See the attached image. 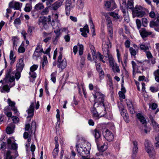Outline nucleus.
<instances>
[{"instance_id":"bb28decb","label":"nucleus","mask_w":159,"mask_h":159,"mask_svg":"<svg viewBox=\"0 0 159 159\" xmlns=\"http://www.w3.org/2000/svg\"><path fill=\"white\" fill-rule=\"evenodd\" d=\"M48 63L47 58L45 56H43L41 63L42 65V67L43 69H44L45 66Z\"/></svg>"},{"instance_id":"20e7f679","label":"nucleus","mask_w":159,"mask_h":159,"mask_svg":"<svg viewBox=\"0 0 159 159\" xmlns=\"http://www.w3.org/2000/svg\"><path fill=\"white\" fill-rule=\"evenodd\" d=\"M136 116L137 118L143 125L140 127L141 132L143 133L144 132L145 134H147L150 132V128L146 125V120L144 117L140 113L137 114Z\"/></svg>"},{"instance_id":"a878e982","label":"nucleus","mask_w":159,"mask_h":159,"mask_svg":"<svg viewBox=\"0 0 159 159\" xmlns=\"http://www.w3.org/2000/svg\"><path fill=\"white\" fill-rule=\"evenodd\" d=\"M120 110V112L121 115L124 118L125 117V118H128V114L127 113L126 110L125 109L124 107H121V109H120V107H119Z\"/></svg>"},{"instance_id":"864d4df0","label":"nucleus","mask_w":159,"mask_h":159,"mask_svg":"<svg viewBox=\"0 0 159 159\" xmlns=\"http://www.w3.org/2000/svg\"><path fill=\"white\" fill-rule=\"evenodd\" d=\"M84 46L82 44H80L79 46V53L80 55H82L83 52Z\"/></svg>"},{"instance_id":"79ce46f5","label":"nucleus","mask_w":159,"mask_h":159,"mask_svg":"<svg viewBox=\"0 0 159 159\" xmlns=\"http://www.w3.org/2000/svg\"><path fill=\"white\" fill-rule=\"evenodd\" d=\"M112 68L114 72L116 71L118 73H119L120 72L119 67L117 66L116 63L115 64L114 66H113Z\"/></svg>"},{"instance_id":"680f3d73","label":"nucleus","mask_w":159,"mask_h":159,"mask_svg":"<svg viewBox=\"0 0 159 159\" xmlns=\"http://www.w3.org/2000/svg\"><path fill=\"white\" fill-rule=\"evenodd\" d=\"M14 125H13V126L12 127V128H11V127L10 126H8L7 127V129H6V131L7 134H10L12 133H13L12 131V128L13 127H14Z\"/></svg>"},{"instance_id":"1a4fd4ad","label":"nucleus","mask_w":159,"mask_h":159,"mask_svg":"<svg viewBox=\"0 0 159 159\" xmlns=\"http://www.w3.org/2000/svg\"><path fill=\"white\" fill-rule=\"evenodd\" d=\"M144 145L146 151L148 154L149 156L152 157L154 153L152 145L151 142L148 140H145Z\"/></svg>"},{"instance_id":"393cba45","label":"nucleus","mask_w":159,"mask_h":159,"mask_svg":"<svg viewBox=\"0 0 159 159\" xmlns=\"http://www.w3.org/2000/svg\"><path fill=\"white\" fill-rule=\"evenodd\" d=\"M120 9L121 10L123 14L128 12V9L126 5L125 1H123L121 4L120 5Z\"/></svg>"},{"instance_id":"a19ab883","label":"nucleus","mask_w":159,"mask_h":159,"mask_svg":"<svg viewBox=\"0 0 159 159\" xmlns=\"http://www.w3.org/2000/svg\"><path fill=\"white\" fill-rule=\"evenodd\" d=\"M4 139V138L0 139V141L2 142L1 144V147L0 149L2 150H4L6 148V144L3 141Z\"/></svg>"},{"instance_id":"f3484780","label":"nucleus","mask_w":159,"mask_h":159,"mask_svg":"<svg viewBox=\"0 0 159 159\" xmlns=\"http://www.w3.org/2000/svg\"><path fill=\"white\" fill-rule=\"evenodd\" d=\"M23 60L24 59L23 58H20L19 59L16 66V70L17 71H22L23 70L25 66Z\"/></svg>"},{"instance_id":"8fccbe9b","label":"nucleus","mask_w":159,"mask_h":159,"mask_svg":"<svg viewBox=\"0 0 159 159\" xmlns=\"http://www.w3.org/2000/svg\"><path fill=\"white\" fill-rule=\"evenodd\" d=\"M124 20L127 23L129 22L130 19L128 16V12L123 14Z\"/></svg>"},{"instance_id":"0e129e2a","label":"nucleus","mask_w":159,"mask_h":159,"mask_svg":"<svg viewBox=\"0 0 159 159\" xmlns=\"http://www.w3.org/2000/svg\"><path fill=\"white\" fill-rule=\"evenodd\" d=\"M157 107V105L155 103H152L149 104V108L152 110L156 109Z\"/></svg>"},{"instance_id":"4468645a","label":"nucleus","mask_w":159,"mask_h":159,"mask_svg":"<svg viewBox=\"0 0 159 159\" xmlns=\"http://www.w3.org/2000/svg\"><path fill=\"white\" fill-rule=\"evenodd\" d=\"M105 6L109 10H112L116 8L117 6L113 0L107 1L105 4Z\"/></svg>"},{"instance_id":"4d7b16f0","label":"nucleus","mask_w":159,"mask_h":159,"mask_svg":"<svg viewBox=\"0 0 159 159\" xmlns=\"http://www.w3.org/2000/svg\"><path fill=\"white\" fill-rule=\"evenodd\" d=\"M14 24L15 25H19L21 24V20L19 18L15 19L14 22Z\"/></svg>"},{"instance_id":"bf43d9fd","label":"nucleus","mask_w":159,"mask_h":159,"mask_svg":"<svg viewBox=\"0 0 159 159\" xmlns=\"http://www.w3.org/2000/svg\"><path fill=\"white\" fill-rule=\"evenodd\" d=\"M58 148H55L53 152V156L54 158H55L57 156L58 152Z\"/></svg>"},{"instance_id":"7c9ffc66","label":"nucleus","mask_w":159,"mask_h":159,"mask_svg":"<svg viewBox=\"0 0 159 159\" xmlns=\"http://www.w3.org/2000/svg\"><path fill=\"white\" fill-rule=\"evenodd\" d=\"M44 8V6L42 3H39L36 5L34 7V9L35 11H38Z\"/></svg>"},{"instance_id":"4c0bfd02","label":"nucleus","mask_w":159,"mask_h":159,"mask_svg":"<svg viewBox=\"0 0 159 159\" xmlns=\"http://www.w3.org/2000/svg\"><path fill=\"white\" fill-rule=\"evenodd\" d=\"M36 129V123L34 121H32L31 126V132L32 133L33 131L34 132Z\"/></svg>"},{"instance_id":"cd10ccee","label":"nucleus","mask_w":159,"mask_h":159,"mask_svg":"<svg viewBox=\"0 0 159 159\" xmlns=\"http://www.w3.org/2000/svg\"><path fill=\"white\" fill-rule=\"evenodd\" d=\"M51 20V17L50 16H48V18H44L43 20L42 21V23L44 28H47V25L49 23Z\"/></svg>"},{"instance_id":"72a5a7b5","label":"nucleus","mask_w":159,"mask_h":159,"mask_svg":"<svg viewBox=\"0 0 159 159\" xmlns=\"http://www.w3.org/2000/svg\"><path fill=\"white\" fill-rule=\"evenodd\" d=\"M15 57H14L13 52L12 50L11 51L10 54V59L11 60V64H13L15 62Z\"/></svg>"},{"instance_id":"c756f323","label":"nucleus","mask_w":159,"mask_h":159,"mask_svg":"<svg viewBox=\"0 0 159 159\" xmlns=\"http://www.w3.org/2000/svg\"><path fill=\"white\" fill-rule=\"evenodd\" d=\"M0 90L2 93H8L9 92L10 88L7 85H4L2 87H0Z\"/></svg>"},{"instance_id":"6e6d98bb","label":"nucleus","mask_w":159,"mask_h":159,"mask_svg":"<svg viewBox=\"0 0 159 159\" xmlns=\"http://www.w3.org/2000/svg\"><path fill=\"white\" fill-rule=\"evenodd\" d=\"M127 5L128 8L130 9H133L134 7L133 2L132 1H129L128 2Z\"/></svg>"},{"instance_id":"2f4dec72","label":"nucleus","mask_w":159,"mask_h":159,"mask_svg":"<svg viewBox=\"0 0 159 159\" xmlns=\"http://www.w3.org/2000/svg\"><path fill=\"white\" fill-rule=\"evenodd\" d=\"M131 64L132 66V67L133 69V74H134V73H136L138 72V66L136 65V63L134 61H131Z\"/></svg>"},{"instance_id":"5701e85b","label":"nucleus","mask_w":159,"mask_h":159,"mask_svg":"<svg viewBox=\"0 0 159 159\" xmlns=\"http://www.w3.org/2000/svg\"><path fill=\"white\" fill-rule=\"evenodd\" d=\"M64 1V0H59L56 2L52 5V9L55 10H57L62 5Z\"/></svg>"},{"instance_id":"ddd939ff","label":"nucleus","mask_w":159,"mask_h":159,"mask_svg":"<svg viewBox=\"0 0 159 159\" xmlns=\"http://www.w3.org/2000/svg\"><path fill=\"white\" fill-rule=\"evenodd\" d=\"M51 25L53 28L56 29L54 30L55 33L57 34L59 32L60 30V24L59 20H52Z\"/></svg>"},{"instance_id":"e2e57ef3","label":"nucleus","mask_w":159,"mask_h":159,"mask_svg":"<svg viewBox=\"0 0 159 159\" xmlns=\"http://www.w3.org/2000/svg\"><path fill=\"white\" fill-rule=\"evenodd\" d=\"M84 1H78V4L79 8L82 9L84 7Z\"/></svg>"},{"instance_id":"052dcab7","label":"nucleus","mask_w":159,"mask_h":159,"mask_svg":"<svg viewBox=\"0 0 159 159\" xmlns=\"http://www.w3.org/2000/svg\"><path fill=\"white\" fill-rule=\"evenodd\" d=\"M55 0H42V1L44 2L45 1H46V3L47 5L48 6V7H50V5Z\"/></svg>"},{"instance_id":"dca6fc26","label":"nucleus","mask_w":159,"mask_h":159,"mask_svg":"<svg viewBox=\"0 0 159 159\" xmlns=\"http://www.w3.org/2000/svg\"><path fill=\"white\" fill-rule=\"evenodd\" d=\"M7 102L9 104V106H9V109H10L11 108L15 114H17L18 111L17 108L15 106V102L11 101L10 99H8Z\"/></svg>"},{"instance_id":"c9c22d12","label":"nucleus","mask_w":159,"mask_h":159,"mask_svg":"<svg viewBox=\"0 0 159 159\" xmlns=\"http://www.w3.org/2000/svg\"><path fill=\"white\" fill-rule=\"evenodd\" d=\"M99 52L97 53H94L93 54V60L95 61V63H96L98 60H99Z\"/></svg>"},{"instance_id":"f03ea898","label":"nucleus","mask_w":159,"mask_h":159,"mask_svg":"<svg viewBox=\"0 0 159 159\" xmlns=\"http://www.w3.org/2000/svg\"><path fill=\"white\" fill-rule=\"evenodd\" d=\"M91 111L94 117L98 118L104 116L106 113L104 103H100L91 107Z\"/></svg>"},{"instance_id":"f257e3e1","label":"nucleus","mask_w":159,"mask_h":159,"mask_svg":"<svg viewBox=\"0 0 159 159\" xmlns=\"http://www.w3.org/2000/svg\"><path fill=\"white\" fill-rule=\"evenodd\" d=\"M78 153L82 157V159H100L93 158L88 159L87 157L89 155L91 148V144L89 142H85L82 145L78 144L76 145Z\"/></svg>"},{"instance_id":"2eb2a0df","label":"nucleus","mask_w":159,"mask_h":159,"mask_svg":"<svg viewBox=\"0 0 159 159\" xmlns=\"http://www.w3.org/2000/svg\"><path fill=\"white\" fill-rule=\"evenodd\" d=\"M92 134L95 137V142L98 145V142L101 137V132L100 130L95 129L92 131Z\"/></svg>"},{"instance_id":"58836bf2","label":"nucleus","mask_w":159,"mask_h":159,"mask_svg":"<svg viewBox=\"0 0 159 159\" xmlns=\"http://www.w3.org/2000/svg\"><path fill=\"white\" fill-rule=\"evenodd\" d=\"M154 74L156 81L159 82V70L158 69L155 71Z\"/></svg>"},{"instance_id":"4be33fe9","label":"nucleus","mask_w":159,"mask_h":159,"mask_svg":"<svg viewBox=\"0 0 159 159\" xmlns=\"http://www.w3.org/2000/svg\"><path fill=\"white\" fill-rule=\"evenodd\" d=\"M80 31L82 33L81 34L84 37H87L88 36L86 33H88L89 32V30L88 26L86 24L83 28L80 29Z\"/></svg>"},{"instance_id":"423d86ee","label":"nucleus","mask_w":159,"mask_h":159,"mask_svg":"<svg viewBox=\"0 0 159 159\" xmlns=\"http://www.w3.org/2000/svg\"><path fill=\"white\" fill-rule=\"evenodd\" d=\"M103 15L105 16L107 30L108 32V35L111 39L113 38V27L112 24L111 19L108 16V14L103 13Z\"/></svg>"},{"instance_id":"774afa93","label":"nucleus","mask_w":159,"mask_h":159,"mask_svg":"<svg viewBox=\"0 0 159 159\" xmlns=\"http://www.w3.org/2000/svg\"><path fill=\"white\" fill-rule=\"evenodd\" d=\"M85 63H80L78 66V68L81 71L83 70V69L84 67Z\"/></svg>"},{"instance_id":"37998d69","label":"nucleus","mask_w":159,"mask_h":159,"mask_svg":"<svg viewBox=\"0 0 159 159\" xmlns=\"http://www.w3.org/2000/svg\"><path fill=\"white\" fill-rule=\"evenodd\" d=\"M34 52H40L41 53L42 52L43 53V51L42 48V46L40 45H38Z\"/></svg>"},{"instance_id":"0eeeda50","label":"nucleus","mask_w":159,"mask_h":159,"mask_svg":"<svg viewBox=\"0 0 159 159\" xmlns=\"http://www.w3.org/2000/svg\"><path fill=\"white\" fill-rule=\"evenodd\" d=\"M133 17H142L144 15L145 13L144 9L141 6L136 5L132 10Z\"/></svg>"},{"instance_id":"9b49d317","label":"nucleus","mask_w":159,"mask_h":159,"mask_svg":"<svg viewBox=\"0 0 159 159\" xmlns=\"http://www.w3.org/2000/svg\"><path fill=\"white\" fill-rule=\"evenodd\" d=\"M62 57H58L57 66L61 69H64L66 66L67 62L66 59H62Z\"/></svg>"},{"instance_id":"603ef678","label":"nucleus","mask_w":159,"mask_h":159,"mask_svg":"<svg viewBox=\"0 0 159 159\" xmlns=\"http://www.w3.org/2000/svg\"><path fill=\"white\" fill-rule=\"evenodd\" d=\"M11 155L10 151H7L6 152V157L4 159H13Z\"/></svg>"},{"instance_id":"aec40b11","label":"nucleus","mask_w":159,"mask_h":159,"mask_svg":"<svg viewBox=\"0 0 159 159\" xmlns=\"http://www.w3.org/2000/svg\"><path fill=\"white\" fill-rule=\"evenodd\" d=\"M133 147L132 150V157L135 158L137 153L138 151V142L135 141H133Z\"/></svg>"},{"instance_id":"f704fd0d","label":"nucleus","mask_w":159,"mask_h":159,"mask_svg":"<svg viewBox=\"0 0 159 159\" xmlns=\"http://www.w3.org/2000/svg\"><path fill=\"white\" fill-rule=\"evenodd\" d=\"M129 51L131 56H135L138 51L136 50L133 48L130 47L129 49Z\"/></svg>"},{"instance_id":"49530a36","label":"nucleus","mask_w":159,"mask_h":159,"mask_svg":"<svg viewBox=\"0 0 159 159\" xmlns=\"http://www.w3.org/2000/svg\"><path fill=\"white\" fill-rule=\"evenodd\" d=\"M10 152L11 153L13 159H15L18 156L17 151L16 150L10 151Z\"/></svg>"},{"instance_id":"5fc2aeb1","label":"nucleus","mask_w":159,"mask_h":159,"mask_svg":"<svg viewBox=\"0 0 159 159\" xmlns=\"http://www.w3.org/2000/svg\"><path fill=\"white\" fill-rule=\"evenodd\" d=\"M28 26L27 32L29 34L31 35L32 32L34 30V27L30 25H28Z\"/></svg>"},{"instance_id":"6ab92c4d","label":"nucleus","mask_w":159,"mask_h":159,"mask_svg":"<svg viewBox=\"0 0 159 159\" xmlns=\"http://www.w3.org/2000/svg\"><path fill=\"white\" fill-rule=\"evenodd\" d=\"M139 31L141 37L144 38L148 35L151 34L152 33L151 31H148L146 30L145 28H142L139 30Z\"/></svg>"},{"instance_id":"c03bdc74","label":"nucleus","mask_w":159,"mask_h":159,"mask_svg":"<svg viewBox=\"0 0 159 159\" xmlns=\"http://www.w3.org/2000/svg\"><path fill=\"white\" fill-rule=\"evenodd\" d=\"M42 53L40 52H34L33 55L34 58L36 59H37L38 58L40 57L42 55Z\"/></svg>"},{"instance_id":"ea45409f","label":"nucleus","mask_w":159,"mask_h":159,"mask_svg":"<svg viewBox=\"0 0 159 159\" xmlns=\"http://www.w3.org/2000/svg\"><path fill=\"white\" fill-rule=\"evenodd\" d=\"M44 34L45 36H47L48 35H49V36L47 37L46 39H45L43 41L47 43L48 42L49 40H50L51 38V33H48V34L47 33H46L45 32L44 33Z\"/></svg>"},{"instance_id":"412c9836","label":"nucleus","mask_w":159,"mask_h":159,"mask_svg":"<svg viewBox=\"0 0 159 159\" xmlns=\"http://www.w3.org/2000/svg\"><path fill=\"white\" fill-rule=\"evenodd\" d=\"M126 102L128 109L130 113L132 114H134L135 112L132 102L131 100H126Z\"/></svg>"},{"instance_id":"a18cd8bd","label":"nucleus","mask_w":159,"mask_h":159,"mask_svg":"<svg viewBox=\"0 0 159 159\" xmlns=\"http://www.w3.org/2000/svg\"><path fill=\"white\" fill-rule=\"evenodd\" d=\"M89 22L91 26V31L92 33H95V30L94 28V25H93V22L91 19L89 20Z\"/></svg>"},{"instance_id":"473e14b6","label":"nucleus","mask_w":159,"mask_h":159,"mask_svg":"<svg viewBox=\"0 0 159 159\" xmlns=\"http://www.w3.org/2000/svg\"><path fill=\"white\" fill-rule=\"evenodd\" d=\"M152 125L156 131L159 132V125H158L155 121L152 120Z\"/></svg>"},{"instance_id":"c85d7f7f","label":"nucleus","mask_w":159,"mask_h":159,"mask_svg":"<svg viewBox=\"0 0 159 159\" xmlns=\"http://www.w3.org/2000/svg\"><path fill=\"white\" fill-rule=\"evenodd\" d=\"M10 111L9 106L6 107L4 109L5 114L8 117H10L12 116V113L11 112H9Z\"/></svg>"},{"instance_id":"de8ad7c7","label":"nucleus","mask_w":159,"mask_h":159,"mask_svg":"<svg viewBox=\"0 0 159 159\" xmlns=\"http://www.w3.org/2000/svg\"><path fill=\"white\" fill-rule=\"evenodd\" d=\"M56 72H54L52 73L51 75V80L54 83H55L56 82Z\"/></svg>"},{"instance_id":"e433bc0d","label":"nucleus","mask_w":159,"mask_h":159,"mask_svg":"<svg viewBox=\"0 0 159 159\" xmlns=\"http://www.w3.org/2000/svg\"><path fill=\"white\" fill-rule=\"evenodd\" d=\"M32 9L31 3H28L26 4L25 10V11L29 12Z\"/></svg>"},{"instance_id":"b1692460","label":"nucleus","mask_w":159,"mask_h":159,"mask_svg":"<svg viewBox=\"0 0 159 159\" xmlns=\"http://www.w3.org/2000/svg\"><path fill=\"white\" fill-rule=\"evenodd\" d=\"M13 140H14L13 138L11 137L7 139V142L9 146H11L12 149L15 150L17 149V145L15 143H12V141Z\"/></svg>"},{"instance_id":"3c124183","label":"nucleus","mask_w":159,"mask_h":159,"mask_svg":"<svg viewBox=\"0 0 159 159\" xmlns=\"http://www.w3.org/2000/svg\"><path fill=\"white\" fill-rule=\"evenodd\" d=\"M109 58V62L110 66L112 67L113 66L116 64V63L113 60V59L112 57H110V56L109 57H108Z\"/></svg>"},{"instance_id":"f8f14e48","label":"nucleus","mask_w":159,"mask_h":159,"mask_svg":"<svg viewBox=\"0 0 159 159\" xmlns=\"http://www.w3.org/2000/svg\"><path fill=\"white\" fill-rule=\"evenodd\" d=\"M22 3L19 2L12 1L9 4V7L14 10H19L21 9Z\"/></svg>"},{"instance_id":"39448f33","label":"nucleus","mask_w":159,"mask_h":159,"mask_svg":"<svg viewBox=\"0 0 159 159\" xmlns=\"http://www.w3.org/2000/svg\"><path fill=\"white\" fill-rule=\"evenodd\" d=\"M12 71L11 69H9L7 70L4 79L6 83L9 84V86L10 88L13 86L15 84L14 76L11 75Z\"/></svg>"},{"instance_id":"13d9d810","label":"nucleus","mask_w":159,"mask_h":159,"mask_svg":"<svg viewBox=\"0 0 159 159\" xmlns=\"http://www.w3.org/2000/svg\"><path fill=\"white\" fill-rule=\"evenodd\" d=\"M65 11L66 14L67 16H69L70 15V6L67 5H65Z\"/></svg>"},{"instance_id":"6e6552de","label":"nucleus","mask_w":159,"mask_h":159,"mask_svg":"<svg viewBox=\"0 0 159 159\" xmlns=\"http://www.w3.org/2000/svg\"><path fill=\"white\" fill-rule=\"evenodd\" d=\"M111 47V45L109 39L108 38L107 42L103 41L102 44L103 51L107 57H109V48Z\"/></svg>"},{"instance_id":"a211bd4d","label":"nucleus","mask_w":159,"mask_h":159,"mask_svg":"<svg viewBox=\"0 0 159 159\" xmlns=\"http://www.w3.org/2000/svg\"><path fill=\"white\" fill-rule=\"evenodd\" d=\"M34 103H32L30 106L29 109L28 110H27L28 114L27 118L28 119L30 118V120H31V118L34 115Z\"/></svg>"},{"instance_id":"7ed1b4c3","label":"nucleus","mask_w":159,"mask_h":159,"mask_svg":"<svg viewBox=\"0 0 159 159\" xmlns=\"http://www.w3.org/2000/svg\"><path fill=\"white\" fill-rule=\"evenodd\" d=\"M94 93L93 94L94 99V106H96L99 104L104 103L105 96L100 91L98 88L94 87Z\"/></svg>"},{"instance_id":"09e8293b","label":"nucleus","mask_w":159,"mask_h":159,"mask_svg":"<svg viewBox=\"0 0 159 159\" xmlns=\"http://www.w3.org/2000/svg\"><path fill=\"white\" fill-rule=\"evenodd\" d=\"M139 45L140 48L141 50L145 51L149 49V47L148 46H145L143 44H140Z\"/></svg>"},{"instance_id":"69168bd1","label":"nucleus","mask_w":159,"mask_h":159,"mask_svg":"<svg viewBox=\"0 0 159 159\" xmlns=\"http://www.w3.org/2000/svg\"><path fill=\"white\" fill-rule=\"evenodd\" d=\"M148 21V20L145 18H142V24L144 27H146L147 26Z\"/></svg>"},{"instance_id":"338daca9","label":"nucleus","mask_w":159,"mask_h":159,"mask_svg":"<svg viewBox=\"0 0 159 159\" xmlns=\"http://www.w3.org/2000/svg\"><path fill=\"white\" fill-rule=\"evenodd\" d=\"M38 67V65H34L32 66L30 68V71L34 72V71L36 70Z\"/></svg>"},{"instance_id":"9d476101","label":"nucleus","mask_w":159,"mask_h":159,"mask_svg":"<svg viewBox=\"0 0 159 159\" xmlns=\"http://www.w3.org/2000/svg\"><path fill=\"white\" fill-rule=\"evenodd\" d=\"M103 135L105 139L108 141H111L114 139V135L112 132L108 130H104L103 132Z\"/></svg>"}]
</instances>
